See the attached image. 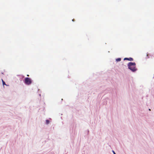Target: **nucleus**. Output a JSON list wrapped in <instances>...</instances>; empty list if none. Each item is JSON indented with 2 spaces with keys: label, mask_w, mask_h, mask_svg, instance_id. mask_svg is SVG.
I'll list each match as a JSON object with an SVG mask.
<instances>
[{
  "label": "nucleus",
  "mask_w": 154,
  "mask_h": 154,
  "mask_svg": "<svg viewBox=\"0 0 154 154\" xmlns=\"http://www.w3.org/2000/svg\"><path fill=\"white\" fill-rule=\"evenodd\" d=\"M46 122L47 124H48L49 122V121L47 120H46Z\"/></svg>",
  "instance_id": "nucleus-6"
},
{
  "label": "nucleus",
  "mask_w": 154,
  "mask_h": 154,
  "mask_svg": "<svg viewBox=\"0 0 154 154\" xmlns=\"http://www.w3.org/2000/svg\"><path fill=\"white\" fill-rule=\"evenodd\" d=\"M27 75V76H29V75Z\"/></svg>",
  "instance_id": "nucleus-9"
},
{
  "label": "nucleus",
  "mask_w": 154,
  "mask_h": 154,
  "mask_svg": "<svg viewBox=\"0 0 154 154\" xmlns=\"http://www.w3.org/2000/svg\"><path fill=\"white\" fill-rule=\"evenodd\" d=\"M112 152H113L114 154H116V153H115V152H114V151H112Z\"/></svg>",
  "instance_id": "nucleus-7"
},
{
  "label": "nucleus",
  "mask_w": 154,
  "mask_h": 154,
  "mask_svg": "<svg viewBox=\"0 0 154 154\" xmlns=\"http://www.w3.org/2000/svg\"><path fill=\"white\" fill-rule=\"evenodd\" d=\"M149 110H150V109H149Z\"/></svg>",
  "instance_id": "nucleus-10"
},
{
  "label": "nucleus",
  "mask_w": 154,
  "mask_h": 154,
  "mask_svg": "<svg viewBox=\"0 0 154 154\" xmlns=\"http://www.w3.org/2000/svg\"><path fill=\"white\" fill-rule=\"evenodd\" d=\"M72 21H74V19H73V20H72Z\"/></svg>",
  "instance_id": "nucleus-8"
},
{
  "label": "nucleus",
  "mask_w": 154,
  "mask_h": 154,
  "mask_svg": "<svg viewBox=\"0 0 154 154\" xmlns=\"http://www.w3.org/2000/svg\"><path fill=\"white\" fill-rule=\"evenodd\" d=\"M2 82L3 85H6L5 83V82L2 79Z\"/></svg>",
  "instance_id": "nucleus-4"
},
{
  "label": "nucleus",
  "mask_w": 154,
  "mask_h": 154,
  "mask_svg": "<svg viewBox=\"0 0 154 154\" xmlns=\"http://www.w3.org/2000/svg\"><path fill=\"white\" fill-rule=\"evenodd\" d=\"M32 82V81L31 79L29 78H26L24 80V83L27 85H30Z\"/></svg>",
  "instance_id": "nucleus-2"
},
{
  "label": "nucleus",
  "mask_w": 154,
  "mask_h": 154,
  "mask_svg": "<svg viewBox=\"0 0 154 154\" xmlns=\"http://www.w3.org/2000/svg\"><path fill=\"white\" fill-rule=\"evenodd\" d=\"M124 60H128L129 61H133V59L132 58H131V57H130L129 58H125L124 59Z\"/></svg>",
  "instance_id": "nucleus-3"
},
{
  "label": "nucleus",
  "mask_w": 154,
  "mask_h": 154,
  "mask_svg": "<svg viewBox=\"0 0 154 154\" xmlns=\"http://www.w3.org/2000/svg\"><path fill=\"white\" fill-rule=\"evenodd\" d=\"M121 60L120 58H118L116 59V61H119Z\"/></svg>",
  "instance_id": "nucleus-5"
},
{
  "label": "nucleus",
  "mask_w": 154,
  "mask_h": 154,
  "mask_svg": "<svg viewBox=\"0 0 154 154\" xmlns=\"http://www.w3.org/2000/svg\"><path fill=\"white\" fill-rule=\"evenodd\" d=\"M135 66L136 63H135L130 62L128 64V68L133 72L137 70Z\"/></svg>",
  "instance_id": "nucleus-1"
}]
</instances>
